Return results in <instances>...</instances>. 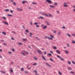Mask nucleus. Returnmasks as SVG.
<instances>
[{
  "label": "nucleus",
  "instance_id": "obj_1",
  "mask_svg": "<svg viewBox=\"0 0 75 75\" xmlns=\"http://www.w3.org/2000/svg\"><path fill=\"white\" fill-rule=\"evenodd\" d=\"M57 57H58V58H60V59L61 60V61H64V59L61 57H60V56L57 55Z\"/></svg>",
  "mask_w": 75,
  "mask_h": 75
},
{
  "label": "nucleus",
  "instance_id": "obj_2",
  "mask_svg": "<svg viewBox=\"0 0 75 75\" xmlns=\"http://www.w3.org/2000/svg\"><path fill=\"white\" fill-rule=\"evenodd\" d=\"M45 38H48V39H49V40H53V38H50L49 37L47 36H45Z\"/></svg>",
  "mask_w": 75,
  "mask_h": 75
},
{
  "label": "nucleus",
  "instance_id": "obj_3",
  "mask_svg": "<svg viewBox=\"0 0 75 75\" xmlns=\"http://www.w3.org/2000/svg\"><path fill=\"white\" fill-rule=\"evenodd\" d=\"M64 7H68V5H67V3L64 2Z\"/></svg>",
  "mask_w": 75,
  "mask_h": 75
},
{
  "label": "nucleus",
  "instance_id": "obj_4",
  "mask_svg": "<svg viewBox=\"0 0 75 75\" xmlns=\"http://www.w3.org/2000/svg\"><path fill=\"white\" fill-rule=\"evenodd\" d=\"M37 52H38V53L39 54H41V55H42V52H41V51L40 50H38L37 51Z\"/></svg>",
  "mask_w": 75,
  "mask_h": 75
},
{
  "label": "nucleus",
  "instance_id": "obj_5",
  "mask_svg": "<svg viewBox=\"0 0 75 75\" xmlns=\"http://www.w3.org/2000/svg\"><path fill=\"white\" fill-rule=\"evenodd\" d=\"M46 1L49 4H51V3H52V1L50 0H46Z\"/></svg>",
  "mask_w": 75,
  "mask_h": 75
},
{
  "label": "nucleus",
  "instance_id": "obj_6",
  "mask_svg": "<svg viewBox=\"0 0 75 75\" xmlns=\"http://www.w3.org/2000/svg\"><path fill=\"white\" fill-rule=\"evenodd\" d=\"M64 52L66 54H69V52L67 50H64Z\"/></svg>",
  "mask_w": 75,
  "mask_h": 75
},
{
  "label": "nucleus",
  "instance_id": "obj_7",
  "mask_svg": "<svg viewBox=\"0 0 75 75\" xmlns=\"http://www.w3.org/2000/svg\"><path fill=\"white\" fill-rule=\"evenodd\" d=\"M3 23L4 24L6 25H8V23L7 22L4 21L3 22Z\"/></svg>",
  "mask_w": 75,
  "mask_h": 75
},
{
  "label": "nucleus",
  "instance_id": "obj_8",
  "mask_svg": "<svg viewBox=\"0 0 75 75\" xmlns=\"http://www.w3.org/2000/svg\"><path fill=\"white\" fill-rule=\"evenodd\" d=\"M42 16H46V17H49V16H48V15H47V14L45 13H42Z\"/></svg>",
  "mask_w": 75,
  "mask_h": 75
},
{
  "label": "nucleus",
  "instance_id": "obj_9",
  "mask_svg": "<svg viewBox=\"0 0 75 75\" xmlns=\"http://www.w3.org/2000/svg\"><path fill=\"white\" fill-rule=\"evenodd\" d=\"M28 3V1H22V4H25V3Z\"/></svg>",
  "mask_w": 75,
  "mask_h": 75
},
{
  "label": "nucleus",
  "instance_id": "obj_10",
  "mask_svg": "<svg viewBox=\"0 0 75 75\" xmlns=\"http://www.w3.org/2000/svg\"><path fill=\"white\" fill-rule=\"evenodd\" d=\"M56 52L57 53V54H60V52L58 50H57L56 51Z\"/></svg>",
  "mask_w": 75,
  "mask_h": 75
},
{
  "label": "nucleus",
  "instance_id": "obj_11",
  "mask_svg": "<svg viewBox=\"0 0 75 75\" xmlns=\"http://www.w3.org/2000/svg\"><path fill=\"white\" fill-rule=\"evenodd\" d=\"M50 37H51L50 38H54V36L53 35L51 34H50Z\"/></svg>",
  "mask_w": 75,
  "mask_h": 75
},
{
  "label": "nucleus",
  "instance_id": "obj_12",
  "mask_svg": "<svg viewBox=\"0 0 75 75\" xmlns=\"http://www.w3.org/2000/svg\"><path fill=\"white\" fill-rule=\"evenodd\" d=\"M45 64L47 65V66L50 67H51V65H50V64H48V63H46Z\"/></svg>",
  "mask_w": 75,
  "mask_h": 75
},
{
  "label": "nucleus",
  "instance_id": "obj_13",
  "mask_svg": "<svg viewBox=\"0 0 75 75\" xmlns=\"http://www.w3.org/2000/svg\"><path fill=\"white\" fill-rule=\"evenodd\" d=\"M49 6L50 7H51L52 8H55V6L53 5H49Z\"/></svg>",
  "mask_w": 75,
  "mask_h": 75
},
{
  "label": "nucleus",
  "instance_id": "obj_14",
  "mask_svg": "<svg viewBox=\"0 0 75 75\" xmlns=\"http://www.w3.org/2000/svg\"><path fill=\"white\" fill-rule=\"evenodd\" d=\"M40 18H41V19H43V18H44V17H43L40 16V17L38 18V19H40Z\"/></svg>",
  "mask_w": 75,
  "mask_h": 75
},
{
  "label": "nucleus",
  "instance_id": "obj_15",
  "mask_svg": "<svg viewBox=\"0 0 75 75\" xmlns=\"http://www.w3.org/2000/svg\"><path fill=\"white\" fill-rule=\"evenodd\" d=\"M43 28V29H46V28H47V26L45 25L44 26Z\"/></svg>",
  "mask_w": 75,
  "mask_h": 75
},
{
  "label": "nucleus",
  "instance_id": "obj_16",
  "mask_svg": "<svg viewBox=\"0 0 75 75\" xmlns=\"http://www.w3.org/2000/svg\"><path fill=\"white\" fill-rule=\"evenodd\" d=\"M0 72H1V73H2V74H3V73L5 74V73H6V72H5V71H2V70L0 71Z\"/></svg>",
  "mask_w": 75,
  "mask_h": 75
},
{
  "label": "nucleus",
  "instance_id": "obj_17",
  "mask_svg": "<svg viewBox=\"0 0 75 75\" xmlns=\"http://www.w3.org/2000/svg\"><path fill=\"white\" fill-rule=\"evenodd\" d=\"M30 35H29V37H30L33 36V33H30Z\"/></svg>",
  "mask_w": 75,
  "mask_h": 75
},
{
  "label": "nucleus",
  "instance_id": "obj_18",
  "mask_svg": "<svg viewBox=\"0 0 75 75\" xmlns=\"http://www.w3.org/2000/svg\"><path fill=\"white\" fill-rule=\"evenodd\" d=\"M42 58H43V59H44V60H45V61L46 60V59H45V57H44L43 56H42Z\"/></svg>",
  "mask_w": 75,
  "mask_h": 75
},
{
  "label": "nucleus",
  "instance_id": "obj_19",
  "mask_svg": "<svg viewBox=\"0 0 75 75\" xmlns=\"http://www.w3.org/2000/svg\"><path fill=\"white\" fill-rule=\"evenodd\" d=\"M5 11H6H6H9V9H5L4 10Z\"/></svg>",
  "mask_w": 75,
  "mask_h": 75
},
{
  "label": "nucleus",
  "instance_id": "obj_20",
  "mask_svg": "<svg viewBox=\"0 0 75 75\" xmlns=\"http://www.w3.org/2000/svg\"><path fill=\"white\" fill-rule=\"evenodd\" d=\"M17 10H19L20 11H23V9H20L19 8H17Z\"/></svg>",
  "mask_w": 75,
  "mask_h": 75
},
{
  "label": "nucleus",
  "instance_id": "obj_21",
  "mask_svg": "<svg viewBox=\"0 0 75 75\" xmlns=\"http://www.w3.org/2000/svg\"><path fill=\"white\" fill-rule=\"evenodd\" d=\"M21 54H22V55H23L24 56H25V53L22 52L21 53Z\"/></svg>",
  "mask_w": 75,
  "mask_h": 75
},
{
  "label": "nucleus",
  "instance_id": "obj_22",
  "mask_svg": "<svg viewBox=\"0 0 75 75\" xmlns=\"http://www.w3.org/2000/svg\"><path fill=\"white\" fill-rule=\"evenodd\" d=\"M67 68H68V70H71V69H71V67H67Z\"/></svg>",
  "mask_w": 75,
  "mask_h": 75
},
{
  "label": "nucleus",
  "instance_id": "obj_23",
  "mask_svg": "<svg viewBox=\"0 0 75 75\" xmlns=\"http://www.w3.org/2000/svg\"><path fill=\"white\" fill-rule=\"evenodd\" d=\"M2 34H4V35H6V33H5L4 32H2Z\"/></svg>",
  "mask_w": 75,
  "mask_h": 75
},
{
  "label": "nucleus",
  "instance_id": "obj_24",
  "mask_svg": "<svg viewBox=\"0 0 75 75\" xmlns=\"http://www.w3.org/2000/svg\"><path fill=\"white\" fill-rule=\"evenodd\" d=\"M67 35L69 37H71V35H70V34L68 33L67 34Z\"/></svg>",
  "mask_w": 75,
  "mask_h": 75
},
{
  "label": "nucleus",
  "instance_id": "obj_25",
  "mask_svg": "<svg viewBox=\"0 0 75 75\" xmlns=\"http://www.w3.org/2000/svg\"><path fill=\"white\" fill-rule=\"evenodd\" d=\"M61 32H59L57 33V34H58V35H61Z\"/></svg>",
  "mask_w": 75,
  "mask_h": 75
},
{
  "label": "nucleus",
  "instance_id": "obj_26",
  "mask_svg": "<svg viewBox=\"0 0 75 75\" xmlns=\"http://www.w3.org/2000/svg\"><path fill=\"white\" fill-rule=\"evenodd\" d=\"M27 39H23V40L24 41H27Z\"/></svg>",
  "mask_w": 75,
  "mask_h": 75
},
{
  "label": "nucleus",
  "instance_id": "obj_27",
  "mask_svg": "<svg viewBox=\"0 0 75 75\" xmlns=\"http://www.w3.org/2000/svg\"><path fill=\"white\" fill-rule=\"evenodd\" d=\"M8 16H9L10 17H12V16H13V15L11 14H8Z\"/></svg>",
  "mask_w": 75,
  "mask_h": 75
},
{
  "label": "nucleus",
  "instance_id": "obj_28",
  "mask_svg": "<svg viewBox=\"0 0 75 75\" xmlns=\"http://www.w3.org/2000/svg\"><path fill=\"white\" fill-rule=\"evenodd\" d=\"M49 16L50 17H52V15L51 14H49Z\"/></svg>",
  "mask_w": 75,
  "mask_h": 75
},
{
  "label": "nucleus",
  "instance_id": "obj_29",
  "mask_svg": "<svg viewBox=\"0 0 75 75\" xmlns=\"http://www.w3.org/2000/svg\"><path fill=\"white\" fill-rule=\"evenodd\" d=\"M3 19H4V20H6V19H7V18H6V17L4 16L3 17Z\"/></svg>",
  "mask_w": 75,
  "mask_h": 75
},
{
  "label": "nucleus",
  "instance_id": "obj_30",
  "mask_svg": "<svg viewBox=\"0 0 75 75\" xmlns=\"http://www.w3.org/2000/svg\"><path fill=\"white\" fill-rule=\"evenodd\" d=\"M18 45H23V43H19L18 44Z\"/></svg>",
  "mask_w": 75,
  "mask_h": 75
},
{
  "label": "nucleus",
  "instance_id": "obj_31",
  "mask_svg": "<svg viewBox=\"0 0 75 75\" xmlns=\"http://www.w3.org/2000/svg\"><path fill=\"white\" fill-rule=\"evenodd\" d=\"M71 62L73 64H74V65H75V62H74V61H72Z\"/></svg>",
  "mask_w": 75,
  "mask_h": 75
},
{
  "label": "nucleus",
  "instance_id": "obj_32",
  "mask_svg": "<svg viewBox=\"0 0 75 75\" xmlns=\"http://www.w3.org/2000/svg\"><path fill=\"white\" fill-rule=\"evenodd\" d=\"M32 4H35V5H36V4H37V3L35 2H33L32 3Z\"/></svg>",
  "mask_w": 75,
  "mask_h": 75
},
{
  "label": "nucleus",
  "instance_id": "obj_33",
  "mask_svg": "<svg viewBox=\"0 0 75 75\" xmlns=\"http://www.w3.org/2000/svg\"><path fill=\"white\" fill-rule=\"evenodd\" d=\"M72 43H73V44H75V40H72Z\"/></svg>",
  "mask_w": 75,
  "mask_h": 75
},
{
  "label": "nucleus",
  "instance_id": "obj_34",
  "mask_svg": "<svg viewBox=\"0 0 75 75\" xmlns=\"http://www.w3.org/2000/svg\"><path fill=\"white\" fill-rule=\"evenodd\" d=\"M37 65V63H34L33 64V65L34 66V65Z\"/></svg>",
  "mask_w": 75,
  "mask_h": 75
},
{
  "label": "nucleus",
  "instance_id": "obj_35",
  "mask_svg": "<svg viewBox=\"0 0 75 75\" xmlns=\"http://www.w3.org/2000/svg\"><path fill=\"white\" fill-rule=\"evenodd\" d=\"M38 23L37 22L35 23H34V25H37Z\"/></svg>",
  "mask_w": 75,
  "mask_h": 75
},
{
  "label": "nucleus",
  "instance_id": "obj_36",
  "mask_svg": "<svg viewBox=\"0 0 75 75\" xmlns=\"http://www.w3.org/2000/svg\"><path fill=\"white\" fill-rule=\"evenodd\" d=\"M58 73H59V75H62V73H61V72H60V71H59Z\"/></svg>",
  "mask_w": 75,
  "mask_h": 75
},
{
  "label": "nucleus",
  "instance_id": "obj_37",
  "mask_svg": "<svg viewBox=\"0 0 75 75\" xmlns=\"http://www.w3.org/2000/svg\"><path fill=\"white\" fill-rule=\"evenodd\" d=\"M11 73H13V70L12 69H11Z\"/></svg>",
  "mask_w": 75,
  "mask_h": 75
},
{
  "label": "nucleus",
  "instance_id": "obj_38",
  "mask_svg": "<svg viewBox=\"0 0 75 75\" xmlns=\"http://www.w3.org/2000/svg\"><path fill=\"white\" fill-rule=\"evenodd\" d=\"M71 35L72 36H73V37H75V34H71Z\"/></svg>",
  "mask_w": 75,
  "mask_h": 75
},
{
  "label": "nucleus",
  "instance_id": "obj_39",
  "mask_svg": "<svg viewBox=\"0 0 75 75\" xmlns=\"http://www.w3.org/2000/svg\"><path fill=\"white\" fill-rule=\"evenodd\" d=\"M21 71H24V68H21Z\"/></svg>",
  "mask_w": 75,
  "mask_h": 75
},
{
  "label": "nucleus",
  "instance_id": "obj_40",
  "mask_svg": "<svg viewBox=\"0 0 75 75\" xmlns=\"http://www.w3.org/2000/svg\"><path fill=\"white\" fill-rule=\"evenodd\" d=\"M14 11H12L11 10H10V12L11 13H13Z\"/></svg>",
  "mask_w": 75,
  "mask_h": 75
},
{
  "label": "nucleus",
  "instance_id": "obj_41",
  "mask_svg": "<svg viewBox=\"0 0 75 75\" xmlns=\"http://www.w3.org/2000/svg\"><path fill=\"white\" fill-rule=\"evenodd\" d=\"M54 49H55V50H57V47L54 46Z\"/></svg>",
  "mask_w": 75,
  "mask_h": 75
},
{
  "label": "nucleus",
  "instance_id": "obj_42",
  "mask_svg": "<svg viewBox=\"0 0 75 75\" xmlns=\"http://www.w3.org/2000/svg\"><path fill=\"white\" fill-rule=\"evenodd\" d=\"M3 44L4 45H5V46H6L7 45V44L5 43H4Z\"/></svg>",
  "mask_w": 75,
  "mask_h": 75
},
{
  "label": "nucleus",
  "instance_id": "obj_43",
  "mask_svg": "<svg viewBox=\"0 0 75 75\" xmlns=\"http://www.w3.org/2000/svg\"><path fill=\"white\" fill-rule=\"evenodd\" d=\"M26 33H28V32H29V31H28V30H26Z\"/></svg>",
  "mask_w": 75,
  "mask_h": 75
},
{
  "label": "nucleus",
  "instance_id": "obj_44",
  "mask_svg": "<svg viewBox=\"0 0 75 75\" xmlns=\"http://www.w3.org/2000/svg\"><path fill=\"white\" fill-rule=\"evenodd\" d=\"M57 33V31L56 30H54L53 31V33Z\"/></svg>",
  "mask_w": 75,
  "mask_h": 75
},
{
  "label": "nucleus",
  "instance_id": "obj_45",
  "mask_svg": "<svg viewBox=\"0 0 75 75\" xmlns=\"http://www.w3.org/2000/svg\"><path fill=\"white\" fill-rule=\"evenodd\" d=\"M50 60L51 61H54V60H53L52 59L50 58Z\"/></svg>",
  "mask_w": 75,
  "mask_h": 75
},
{
  "label": "nucleus",
  "instance_id": "obj_46",
  "mask_svg": "<svg viewBox=\"0 0 75 75\" xmlns=\"http://www.w3.org/2000/svg\"><path fill=\"white\" fill-rule=\"evenodd\" d=\"M46 22L47 24L48 25H50V23H48V22L46 21Z\"/></svg>",
  "mask_w": 75,
  "mask_h": 75
},
{
  "label": "nucleus",
  "instance_id": "obj_47",
  "mask_svg": "<svg viewBox=\"0 0 75 75\" xmlns=\"http://www.w3.org/2000/svg\"><path fill=\"white\" fill-rule=\"evenodd\" d=\"M48 55H49V56H52V55L51 54H48Z\"/></svg>",
  "mask_w": 75,
  "mask_h": 75
},
{
  "label": "nucleus",
  "instance_id": "obj_48",
  "mask_svg": "<svg viewBox=\"0 0 75 75\" xmlns=\"http://www.w3.org/2000/svg\"><path fill=\"white\" fill-rule=\"evenodd\" d=\"M68 63L69 64H71V62L69 61L68 62Z\"/></svg>",
  "mask_w": 75,
  "mask_h": 75
},
{
  "label": "nucleus",
  "instance_id": "obj_49",
  "mask_svg": "<svg viewBox=\"0 0 75 75\" xmlns=\"http://www.w3.org/2000/svg\"><path fill=\"white\" fill-rule=\"evenodd\" d=\"M25 53H26V54H29L27 52V51H25Z\"/></svg>",
  "mask_w": 75,
  "mask_h": 75
},
{
  "label": "nucleus",
  "instance_id": "obj_50",
  "mask_svg": "<svg viewBox=\"0 0 75 75\" xmlns=\"http://www.w3.org/2000/svg\"><path fill=\"white\" fill-rule=\"evenodd\" d=\"M36 26V27H40V26H39V25H37Z\"/></svg>",
  "mask_w": 75,
  "mask_h": 75
},
{
  "label": "nucleus",
  "instance_id": "obj_51",
  "mask_svg": "<svg viewBox=\"0 0 75 75\" xmlns=\"http://www.w3.org/2000/svg\"><path fill=\"white\" fill-rule=\"evenodd\" d=\"M54 5H57V4H58L57 3H54Z\"/></svg>",
  "mask_w": 75,
  "mask_h": 75
},
{
  "label": "nucleus",
  "instance_id": "obj_52",
  "mask_svg": "<svg viewBox=\"0 0 75 75\" xmlns=\"http://www.w3.org/2000/svg\"><path fill=\"white\" fill-rule=\"evenodd\" d=\"M12 51H13V52L15 51V50L14 49H12Z\"/></svg>",
  "mask_w": 75,
  "mask_h": 75
},
{
  "label": "nucleus",
  "instance_id": "obj_53",
  "mask_svg": "<svg viewBox=\"0 0 75 75\" xmlns=\"http://www.w3.org/2000/svg\"><path fill=\"white\" fill-rule=\"evenodd\" d=\"M12 33H14V34H16V32L14 31H12Z\"/></svg>",
  "mask_w": 75,
  "mask_h": 75
},
{
  "label": "nucleus",
  "instance_id": "obj_54",
  "mask_svg": "<svg viewBox=\"0 0 75 75\" xmlns=\"http://www.w3.org/2000/svg\"><path fill=\"white\" fill-rule=\"evenodd\" d=\"M34 59H36V60H37V58L34 57Z\"/></svg>",
  "mask_w": 75,
  "mask_h": 75
},
{
  "label": "nucleus",
  "instance_id": "obj_55",
  "mask_svg": "<svg viewBox=\"0 0 75 75\" xmlns=\"http://www.w3.org/2000/svg\"><path fill=\"white\" fill-rule=\"evenodd\" d=\"M40 14H42H42L43 13H42V12H40Z\"/></svg>",
  "mask_w": 75,
  "mask_h": 75
},
{
  "label": "nucleus",
  "instance_id": "obj_56",
  "mask_svg": "<svg viewBox=\"0 0 75 75\" xmlns=\"http://www.w3.org/2000/svg\"><path fill=\"white\" fill-rule=\"evenodd\" d=\"M44 24H42L41 25V26H42V27H44Z\"/></svg>",
  "mask_w": 75,
  "mask_h": 75
},
{
  "label": "nucleus",
  "instance_id": "obj_57",
  "mask_svg": "<svg viewBox=\"0 0 75 75\" xmlns=\"http://www.w3.org/2000/svg\"><path fill=\"white\" fill-rule=\"evenodd\" d=\"M67 45L69 47V44H67Z\"/></svg>",
  "mask_w": 75,
  "mask_h": 75
},
{
  "label": "nucleus",
  "instance_id": "obj_58",
  "mask_svg": "<svg viewBox=\"0 0 75 75\" xmlns=\"http://www.w3.org/2000/svg\"><path fill=\"white\" fill-rule=\"evenodd\" d=\"M25 73H26V74H28V71H25Z\"/></svg>",
  "mask_w": 75,
  "mask_h": 75
},
{
  "label": "nucleus",
  "instance_id": "obj_59",
  "mask_svg": "<svg viewBox=\"0 0 75 75\" xmlns=\"http://www.w3.org/2000/svg\"><path fill=\"white\" fill-rule=\"evenodd\" d=\"M72 7H73V8H75V5L73 6H72Z\"/></svg>",
  "mask_w": 75,
  "mask_h": 75
},
{
  "label": "nucleus",
  "instance_id": "obj_60",
  "mask_svg": "<svg viewBox=\"0 0 75 75\" xmlns=\"http://www.w3.org/2000/svg\"><path fill=\"white\" fill-rule=\"evenodd\" d=\"M13 4L14 5H16V3H15V2H13Z\"/></svg>",
  "mask_w": 75,
  "mask_h": 75
},
{
  "label": "nucleus",
  "instance_id": "obj_61",
  "mask_svg": "<svg viewBox=\"0 0 75 75\" xmlns=\"http://www.w3.org/2000/svg\"><path fill=\"white\" fill-rule=\"evenodd\" d=\"M34 72H35V73H37V71L35 70L34 71Z\"/></svg>",
  "mask_w": 75,
  "mask_h": 75
},
{
  "label": "nucleus",
  "instance_id": "obj_62",
  "mask_svg": "<svg viewBox=\"0 0 75 75\" xmlns=\"http://www.w3.org/2000/svg\"><path fill=\"white\" fill-rule=\"evenodd\" d=\"M8 53H9V54H11V52H8Z\"/></svg>",
  "mask_w": 75,
  "mask_h": 75
},
{
  "label": "nucleus",
  "instance_id": "obj_63",
  "mask_svg": "<svg viewBox=\"0 0 75 75\" xmlns=\"http://www.w3.org/2000/svg\"><path fill=\"white\" fill-rule=\"evenodd\" d=\"M63 29H65V27L64 26H63Z\"/></svg>",
  "mask_w": 75,
  "mask_h": 75
},
{
  "label": "nucleus",
  "instance_id": "obj_64",
  "mask_svg": "<svg viewBox=\"0 0 75 75\" xmlns=\"http://www.w3.org/2000/svg\"><path fill=\"white\" fill-rule=\"evenodd\" d=\"M2 51L1 49H0V52H2Z\"/></svg>",
  "mask_w": 75,
  "mask_h": 75
}]
</instances>
